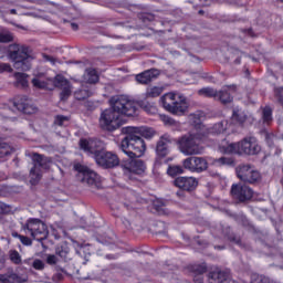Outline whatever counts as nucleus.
Masks as SVG:
<instances>
[{
	"label": "nucleus",
	"instance_id": "obj_41",
	"mask_svg": "<svg viewBox=\"0 0 283 283\" xmlns=\"http://www.w3.org/2000/svg\"><path fill=\"white\" fill-rule=\"evenodd\" d=\"M32 85L38 90H48V82L41 80L40 77H34L32 80Z\"/></svg>",
	"mask_w": 283,
	"mask_h": 283
},
{
	"label": "nucleus",
	"instance_id": "obj_23",
	"mask_svg": "<svg viewBox=\"0 0 283 283\" xmlns=\"http://www.w3.org/2000/svg\"><path fill=\"white\" fill-rule=\"evenodd\" d=\"M52 164V158L45 157L43 155L33 154V165H38L39 169H50Z\"/></svg>",
	"mask_w": 283,
	"mask_h": 283
},
{
	"label": "nucleus",
	"instance_id": "obj_46",
	"mask_svg": "<svg viewBox=\"0 0 283 283\" xmlns=\"http://www.w3.org/2000/svg\"><path fill=\"white\" fill-rule=\"evenodd\" d=\"M11 41H14V36H12V33L10 32L0 33V43H11Z\"/></svg>",
	"mask_w": 283,
	"mask_h": 283
},
{
	"label": "nucleus",
	"instance_id": "obj_9",
	"mask_svg": "<svg viewBox=\"0 0 283 283\" xmlns=\"http://www.w3.org/2000/svg\"><path fill=\"white\" fill-rule=\"evenodd\" d=\"M95 161L104 169H114V167H118L120 165V159L117 154L105 150H99L95 154Z\"/></svg>",
	"mask_w": 283,
	"mask_h": 283
},
{
	"label": "nucleus",
	"instance_id": "obj_6",
	"mask_svg": "<svg viewBox=\"0 0 283 283\" xmlns=\"http://www.w3.org/2000/svg\"><path fill=\"white\" fill-rule=\"evenodd\" d=\"M123 126V119L118 112L112 106L104 109L99 115V127L105 132H116V129Z\"/></svg>",
	"mask_w": 283,
	"mask_h": 283
},
{
	"label": "nucleus",
	"instance_id": "obj_61",
	"mask_svg": "<svg viewBox=\"0 0 283 283\" xmlns=\"http://www.w3.org/2000/svg\"><path fill=\"white\" fill-rule=\"evenodd\" d=\"M82 280H90V276H82Z\"/></svg>",
	"mask_w": 283,
	"mask_h": 283
},
{
	"label": "nucleus",
	"instance_id": "obj_22",
	"mask_svg": "<svg viewBox=\"0 0 283 283\" xmlns=\"http://www.w3.org/2000/svg\"><path fill=\"white\" fill-rule=\"evenodd\" d=\"M228 88H223L221 91H217L216 101H220L223 104L231 103L233 101V96H231V92H235V85L227 86Z\"/></svg>",
	"mask_w": 283,
	"mask_h": 283
},
{
	"label": "nucleus",
	"instance_id": "obj_7",
	"mask_svg": "<svg viewBox=\"0 0 283 283\" xmlns=\"http://www.w3.org/2000/svg\"><path fill=\"white\" fill-rule=\"evenodd\" d=\"M179 149L185 156H198L202 154V147L196 135H185L178 140Z\"/></svg>",
	"mask_w": 283,
	"mask_h": 283
},
{
	"label": "nucleus",
	"instance_id": "obj_57",
	"mask_svg": "<svg viewBox=\"0 0 283 283\" xmlns=\"http://www.w3.org/2000/svg\"><path fill=\"white\" fill-rule=\"evenodd\" d=\"M249 198H250V200L253 198V189H249Z\"/></svg>",
	"mask_w": 283,
	"mask_h": 283
},
{
	"label": "nucleus",
	"instance_id": "obj_59",
	"mask_svg": "<svg viewBox=\"0 0 283 283\" xmlns=\"http://www.w3.org/2000/svg\"><path fill=\"white\" fill-rule=\"evenodd\" d=\"M234 63H235L237 65H240V59H235V60H234Z\"/></svg>",
	"mask_w": 283,
	"mask_h": 283
},
{
	"label": "nucleus",
	"instance_id": "obj_25",
	"mask_svg": "<svg viewBox=\"0 0 283 283\" xmlns=\"http://www.w3.org/2000/svg\"><path fill=\"white\" fill-rule=\"evenodd\" d=\"M41 168L36 164L33 165V167L30 170V184L31 185H39L42 178Z\"/></svg>",
	"mask_w": 283,
	"mask_h": 283
},
{
	"label": "nucleus",
	"instance_id": "obj_5",
	"mask_svg": "<svg viewBox=\"0 0 283 283\" xmlns=\"http://www.w3.org/2000/svg\"><path fill=\"white\" fill-rule=\"evenodd\" d=\"M109 105L120 116H136L138 104L126 95H115L109 98Z\"/></svg>",
	"mask_w": 283,
	"mask_h": 283
},
{
	"label": "nucleus",
	"instance_id": "obj_63",
	"mask_svg": "<svg viewBox=\"0 0 283 283\" xmlns=\"http://www.w3.org/2000/svg\"><path fill=\"white\" fill-rule=\"evenodd\" d=\"M81 65H87V62H80Z\"/></svg>",
	"mask_w": 283,
	"mask_h": 283
},
{
	"label": "nucleus",
	"instance_id": "obj_8",
	"mask_svg": "<svg viewBox=\"0 0 283 283\" xmlns=\"http://www.w3.org/2000/svg\"><path fill=\"white\" fill-rule=\"evenodd\" d=\"M74 169L77 171V178L81 182H85L91 187H98V185H101V176H98L94 170L87 168V166L75 164Z\"/></svg>",
	"mask_w": 283,
	"mask_h": 283
},
{
	"label": "nucleus",
	"instance_id": "obj_42",
	"mask_svg": "<svg viewBox=\"0 0 283 283\" xmlns=\"http://www.w3.org/2000/svg\"><path fill=\"white\" fill-rule=\"evenodd\" d=\"M9 283H23L25 279L14 272H8Z\"/></svg>",
	"mask_w": 283,
	"mask_h": 283
},
{
	"label": "nucleus",
	"instance_id": "obj_49",
	"mask_svg": "<svg viewBox=\"0 0 283 283\" xmlns=\"http://www.w3.org/2000/svg\"><path fill=\"white\" fill-rule=\"evenodd\" d=\"M275 97L277 98V102L280 103V105H282L283 107V88H275Z\"/></svg>",
	"mask_w": 283,
	"mask_h": 283
},
{
	"label": "nucleus",
	"instance_id": "obj_39",
	"mask_svg": "<svg viewBox=\"0 0 283 283\" xmlns=\"http://www.w3.org/2000/svg\"><path fill=\"white\" fill-rule=\"evenodd\" d=\"M9 260L12 262V264H21L22 262L21 254L17 250L9 251Z\"/></svg>",
	"mask_w": 283,
	"mask_h": 283
},
{
	"label": "nucleus",
	"instance_id": "obj_26",
	"mask_svg": "<svg viewBox=\"0 0 283 283\" xmlns=\"http://www.w3.org/2000/svg\"><path fill=\"white\" fill-rule=\"evenodd\" d=\"M262 153V146L255 137L249 138V155L250 156H258V154Z\"/></svg>",
	"mask_w": 283,
	"mask_h": 283
},
{
	"label": "nucleus",
	"instance_id": "obj_11",
	"mask_svg": "<svg viewBox=\"0 0 283 283\" xmlns=\"http://www.w3.org/2000/svg\"><path fill=\"white\" fill-rule=\"evenodd\" d=\"M125 176H129V174H145V169H147V166H145V161L140 159H130L126 160L120 165Z\"/></svg>",
	"mask_w": 283,
	"mask_h": 283
},
{
	"label": "nucleus",
	"instance_id": "obj_1",
	"mask_svg": "<svg viewBox=\"0 0 283 283\" xmlns=\"http://www.w3.org/2000/svg\"><path fill=\"white\" fill-rule=\"evenodd\" d=\"M122 134H125V137L120 142L119 148L128 158L134 159L145 156L147 144L143 138H154L156 130L149 127L126 126L122 128Z\"/></svg>",
	"mask_w": 283,
	"mask_h": 283
},
{
	"label": "nucleus",
	"instance_id": "obj_28",
	"mask_svg": "<svg viewBox=\"0 0 283 283\" xmlns=\"http://www.w3.org/2000/svg\"><path fill=\"white\" fill-rule=\"evenodd\" d=\"M228 129L231 130V126H229L228 120H222L212 126V134H224Z\"/></svg>",
	"mask_w": 283,
	"mask_h": 283
},
{
	"label": "nucleus",
	"instance_id": "obj_36",
	"mask_svg": "<svg viewBox=\"0 0 283 283\" xmlns=\"http://www.w3.org/2000/svg\"><path fill=\"white\" fill-rule=\"evenodd\" d=\"M250 283H273V281L270 280L268 276L252 273L250 275Z\"/></svg>",
	"mask_w": 283,
	"mask_h": 283
},
{
	"label": "nucleus",
	"instance_id": "obj_32",
	"mask_svg": "<svg viewBox=\"0 0 283 283\" xmlns=\"http://www.w3.org/2000/svg\"><path fill=\"white\" fill-rule=\"evenodd\" d=\"M13 76L15 78L17 87H28V74L17 72Z\"/></svg>",
	"mask_w": 283,
	"mask_h": 283
},
{
	"label": "nucleus",
	"instance_id": "obj_38",
	"mask_svg": "<svg viewBox=\"0 0 283 283\" xmlns=\"http://www.w3.org/2000/svg\"><path fill=\"white\" fill-rule=\"evenodd\" d=\"M259 182H262V174H260V171H258V170H251L249 184L258 185Z\"/></svg>",
	"mask_w": 283,
	"mask_h": 283
},
{
	"label": "nucleus",
	"instance_id": "obj_45",
	"mask_svg": "<svg viewBox=\"0 0 283 283\" xmlns=\"http://www.w3.org/2000/svg\"><path fill=\"white\" fill-rule=\"evenodd\" d=\"M214 163H219V165L232 166L235 165V159H233L232 157H221L216 159Z\"/></svg>",
	"mask_w": 283,
	"mask_h": 283
},
{
	"label": "nucleus",
	"instance_id": "obj_14",
	"mask_svg": "<svg viewBox=\"0 0 283 283\" xmlns=\"http://www.w3.org/2000/svg\"><path fill=\"white\" fill-rule=\"evenodd\" d=\"M208 283H238L220 269L211 270L207 275Z\"/></svg>",
	"mask_w": 283,
	"mask_h": 283
},
{
	"label": "nucleus",
	"instance_id": "obj_35",
	"mask_svg": "<svg viewBox=\"0 0 283 283\" xmlns=\"http://www.w3.org/2000/svg\"><path fill=\"white\" fill-rule=\"evenodd\" d=\"M163 87L160 86H151L146 91V98H158L160 94H163Z\"/></svg>",
	"mask_w": 283,
	"mask_h": 283
},
{
	"label": "nucleus",
	"instance_id": "obj_34",
	"mask_svg": "<svg viewBox=\"0 0 283 283\" xmlns=\"http://www.w3.org/2000/svg\"><path fill=\"white\" fill-rule=\"evenodd\" d=\"M262 120L265 125H270L273 122V108H271V106L263 107Z\"/></svg>",
	"mask_w": 283,
	"mask_h": 283
},
{
	"label": "nucleus",
	"instance_id": "obj_30",
	"mask_svg": "<svg viewBox=\"0 0 283 283\" xmlns=\"http://www.w3.org/2000/svg\"><path fill=\"white\" fill-rule=\"evenodd\" d=\"M92 94H94V91L91 90V88L85 87V88L77 90L74 93V97L77 101H85V98H90V96H92Z\"/></svg>",
	"mask_w": 283,
	"mask_h": 283
},
{
	"label": "nucleus",
	"instance_id": "obj_62",
	"mask_svg": "<svg viewBox=\"0 0 283 283\" xmlns=\"http://www.w3.org/2000/svg\"><path fill=\"white\" fill-rule=\"evenodd\" d=\"M234 54H237L238 56H240V51H235Z\"/></svg>",
	"mask_w": 283,
	"mask_h": 283
},
{
	"label": "nucleus",
	"instance_id": "obj_13",
	"mask_svg": "<svg viewBox=\"0 0 283 283\" xmlns=\"http://www.w3.org/2000/svg\"><path fill=\"white\" fill-rule=\"evenodd\" d=\"M224 154H237L238 156H244L249 151V139L244 138L238 143H231L228 146L222 147Z\"/></svg>",
	"mask_w": 283,
	"mask_h": 283
},
{
	"label": "nucleus",
	"instance_id": "obj_47",
	"mask_svg": "<svg viewBox=\"0 0 283 283\" xmlns=\"http://www.w3.org/2000/svg\"><path fill=\"white\" fill-rule=\"evenodd\" d=\"M32 266L35 271H43V269H45V263L41 259H35Z\"/></svg>",
	"mask_w": 283,
	"mask_h": 283
},
{
	"label": "nucleus",
	"instance_id": "obj_50",
	"mask_svg": "<svg viewBox=\"0 0 283 283\" xmlns=\"http://www.w3.org/2000/svg\"><path fill=\"white\" fill-rule=\"evenodd\" d=\"M2 72H12V66L9 63L0 62V74Z\"/></svg>",
	"mask_w": 283,
	"mask_h": 283
},
{
	"label": "nucleus",
	"instance_id": "obj_64",
	"mask_svg": "<svg viewBox=\"0 0 283 283\" xmlns=\"http://www.w3.org/2000/svg\"><path fill=\"white\" fill-rule=\"evenodd\" d=\"M266 159V155H264L263 159H262V163H264V160Z\"/></svg>",
	"mask_w": 283,
	"mask_h": 283
},
{
	"label": "nucleus",
	"instance_id": "obj_43",
	"mask_svg": "<svg viewBox=\"0 0 283 283\" xmlns=\"http://www.w3.org/2000/svg\"><path fill=\"white\" fill-rule=\"evenodd\" d=\"M61 90H62V92L60 93L61 101H67V98H70V96H72V85L66 86Z\"/></svg>",
	"mask_w": 283,
	"mask_h": 283
},
{
	"label": "nucleus",
	"instance_id": "obj_19",
	"mask_svg": "<svg viewBox=\"0 0 283 283\" xmlns=\"http://www.w3.org/2000/svg\"><path fill=\"white\" fill-rule=\"evenodd\" d=\"M14 107L18 112H22L23 114H35L36 108L32 105V102L25 97H20L13 102Z\"/></svg>",
	"mask_w": 283,
	"mask_h": 283
},
{
	"label": "nucleus",
	"instance_id": "obj_48",
	"mask_svg": "<svg viewBox=\"0 0 283 283\" xmlns=\"http://www.w3.org/2000/svg\"><path fill=\"white\" fill-rule=\"evenodd\" d=\"M59 262V256L54 254H49L46 256V264H50L51 266H54V264H57Z\"/></svg>",
	"mask_w": 283,
	"mask_h": 283
},
{
	"label": "nucleus",
	"instance_id": "obj_51",
	"mask_svg": "<svg viewBox=\"0 0 283 283\" xmlns=\"http://www.w3.org/2000/svg\"><path fill=\"white\" fill-rule=\"evenodd\" d=\"M10 211H11L10 206H8L4 202L0 201V214H2V213H10Z\"/></svg>",
	"mask_w": 283,
	"mask_h": 283
},
{
	"label": "nucleus",
	"instance_id": "obj_16",
	"mask_svg": "<svg viewBox=\"0 0 283 283\" xmlns=\"http://www.w3.org/2000/svg\"><path fill=\"white\" fill-rule=\"evenodd\" d=\"M247 114L242 108H234L232 111L231 122L229 127H231V132H235V127H244V123H247Z\"/></svg>",
	"mask_w": 283,
	"mask_h": 283
},
{
	"label": "nucleus",
	"instance_id": "obj_12",
	"mask_svg": "<svg viewBox=\"0 0 283 283\" xmlns=\"http://www.w3.org/2000/svg\"><path fill=\"white\" fill-rule=\"evenodd\" d=\"M174 185L178 189H181V191L191 193V191H196L198 188V179L196 177H177L174 180Z\"/></svg>",
	"mask_w": 283,
	"mask_h": 283
},
{
	"label": "nucleus",
	"instance_id": "obj_33",
	"mask_svg": "<svg viewBox=\"0 0 283 283\" xmlns=\"http://www.w3.org/2000/svg\"><path fill=\"white\" fill-rule=\"evenodd\" d=\"M199 96H205L206 98H218V91L211 87H203L198 91Z\"/></svg>",
	"mask_w": 283,
	"mask_h": 283
},
{
	"label": "nucleus",
	"instance_id": "obj_58",
	"mask_svg": "<svg viewBox=\"0 0 283 283\" xmlns=\"http://www.w3.org/2000/svg\"><path fill=\"white\" fill-rule=\"evenodd\" d=\"M10 14H17V9H11Z\"/></svg>",
	"mask_w": 283,
	"mask_h": 283
},
{
	"label": "nucleus",
	"instance_id": "obj_52",
	"mask_svg": "<svg viewBox=\"0 0 283 283\" xmlns=\"http://www.w3.org/2000/svg\"><path fill=\"white\" fill-rule=\"evenodd\" d=\"M163 122L165 125H176V120L169 116H164Z\"/></svg>",
	"mask_w": 283,
	"mask_h": 283
},
{
	"label": "nucleus",
	"instance_id": "obj_4",
	"mask_svg": "<svg viewBox=\"0 0 283 283\" xmlns=\"http://www.w3.org/2000/svg\"><path fill=\"white\" fill-rule=\"evenodd\" d=\"M22 231L27 235L33 238L38 242H43V240H48V235H50V231L48 230V224L43 222L41 219L29 218L27 222L22 226Z\"/></svg>",
	"mask_w": 283,
	"mask_h": 283
},
{
	"label": "nucleus",
	"instance_id": "obj_20",
	"mask_svg": "<svg viewBox=\"0 0 283 283\" xmlns=\"http://www.w3.org/2000/svg\"><path fill=\"white\" fill-rule=\"evenodd\" d=\"M160 76V71L156 69L146 70L139 74L136 75L137 83H140L142 85H147L154 81V78H158Z\"/></svg>",
	"mask_w": 283,
	"mask_h": 283
},
{
	"label": "nucleus",
	"instance_id": "obj_10",
	"mask_svg": "<svg viewBox=\"0 0 283 283\" xmlns=\"http://www.w3.org/2000/svg\"><path fill=\"white\" fill-rule=\"evenodd\" d=\"M182 167L191 174H202V171L209 169V161L205 157L191 156L182 161Z\"/></svg>",
	"mask_w": 283,
	"mask_h": 283
},
{
	"label": "nucleus",
	"instance_id": "obj_60",
	"mask_svg": "<svg viewBox=\"0 0 283 283\" xmlns=\"http://www.w3.org/2000/svg\"><path fill=\"white\" fill-rule=\"evenodd\" d=\"M249 36H253V31L249 29Z\"/></svg>",
	"mask_w": 283,
	"mask_h": 283
},
{
	"label": "nucleus",
	"instance_id": "obj_3",
	"mask_svg": "<svg viewBox=\"0 0 283 283\" xmlns=\"http://www.w3.org/2000/svg\"><path fill=\"white\" fill-rule=\"evenodd\" d=\"M160 101L164 109L175 116H185L189 112V101L182 94L166 93Z\"/></svg>",
	"mask_w": 283,
	"mask_h": 283
},
{
	"label": "nucleus",
	"instance_id": "obj_27",
	"mask_svg": "<svg viewBox=\"0 0 283 283\" xmlns=\"http://www.w3.org/2000/svg\"><path fill=\"white\" fill-rule=\"evenodd\" d=\"M12 154H14V148L10 144L6 142H1L0 143V160H3L12 156Z\"/></svg>",
	"mask_w": 283,
	"mask_h": 283
},
{
	"label": "nucleus",
	"instance_id": "obj_54",
	"mask_svg": "<svg viewBox=\"0 0 283 283\" xmlns=\"http://www.w3.org/2000/svg\"><path fill=\"white\" fill-rule=\"evenodd\" d=\"M231 241H232V242H235V244H239V247L241 245L240 239H238V238H235V237H233V238L231 239Z\"/></svg>",
	"mask_w": 283,
	"mask_h": 283
},
{
	"label": "nucleus",
	"instance_id": "obj_56",
	"mask_svg": "<svg viewBox=\"0 0 283 283\" xmlns=\"http://www.w3.org/2000/svg\"><path fill=\"white\" fill-rule=\"evenodd\" d=\"M71 28H72V30L76 31V30H78V24L73 22V23H71Z\"/></svg>",
	"mask_w": 283,
	"mask_h": 283
},
{
	"label": "nucleus",
	"instance_id": "obj_29",
	"mask_svg": "<svg viewBox=\"0 0 283 283\" xmlns=\"http://www.w3.org/2000/svg\"><path fill=\"white\" fill-rule=\"evenodd\" d=\"M237 176L241 182L247 184L249 181V165L239 166L237 168Z\"/></svg>",
	"mask_w": 283,
	"mask_h": 283
},
{
	"label": "nucleus",
	"instance_id": "obj_18",
	"mask_svg": "<svg viewBox=\"0 0 283 283\" xmlns=\"http://www.w3.org/2000/svg\"><path fill=\"white\" fill-rule=\"evenodd\" d=\"M103 143L98 139H80V147L83 149V151H87V154H98V149H101Z\"/></svg>",
	"mask_w": 283,
	"mask_h": 283
},
{
	"label": "nucleus",
	"instance_id": "obj_44",
	"mask_svg": "<svg viewBox=\"0 0 283 283\" xmlns=\"http://www.w3.org/2000/svg\"><path fill=\"white\" fill-rule=\"evenodd\" d=\"M13 238H19L20 242L24 244V247H32V239L25 235H21L19 233H13Z\"/></svg>",
	"mask_w": 283,
	"mask_h": 283
},
{
	"label": "nucleus",
	"instance_id": "obj_40",
	"mask_svg": "<svg viewBox=\"0 0 283 283\" xmlns=\"http://www.w3.org/2000/svg\"><path fill=\"white\" fill-rule=\"evenodd\" d=\"M70 123V116L65 115H56L54 118V125H57L59 127H63Z\"/></svg>",
	"mask_w": 283,
	"mask_h": 283
},
{
	"label": "nucleus",
	"instance_id": "obj_37",
	"mask_svg": "<svg viewBox=\"0 0 283 283\" xmlns=\"http://www.w3.org/2000/svg\"><path fill=\"white\" fill-rule=\"evenodd\" d=\"M168 176L171 178H176V176H180V174H185V169L182 166H169L167 169Z\"/></svg>",
	"mask_w": 283,
	"mask_h": 283
},
{
	"label": "nucleus",
	"instance_id": "obj_15",
	"mask_svg": "<svg viewBox=\"0 0 283 283\" xmlns=\"http://www.w3.org/2000/svg\"><path fill=\"white\" fill-rule=\"evenodd\" d=\"M174 143V139L171 135L164 134L160 136L159 140L156 145V154L159 156V158H165L166 156H169V145Z\"/></svg>",
	"mask_w": 283,
	"mask_h": 283
},
{
	"label": "nucleus",
	"instance_id": "obj_2",
	"mask_svg": "<svg viewBox=\"0 0 283 283\" xmlns=\"http://www.w3.org/2000/svg\"><path fill=\"white\" fill-rule=\"evenodd\" d=\"M8 59L13 64L14 70L28 72L32 69L34 57L30 54V49L24 45L11 44L8 51Z\"/></svg>",
	"mask_w": 283,
	"mask_h": 283
},
{
	"label": "nucleus",
	"instance_id": "obj_24",
	"mask_svg": "<svg viewBox=\"0 0 283 283\" xmlns=\"http://www.w3.org/2000/svg\"><path fill=\"white\" fill-rule=\"evenodd\" d=\"M83 78L85 83H88L90 85H95V83H98V73L94 69H86Z\"/></svg>",
	"mask_w": 283,
	"mask_h": 283
},
{
	"label": "nucleus",
	"instance_id": "obj_53",
	"mask_svg": "<svg viewBox=\"0 0 283 283\" xmlns=\"http://www.w3.org/2000/svg\"><path fill=\"white\" fill-rule=\"evenodd\" d=\"M0 283H10V279H9L8 273L0 274Z\"/></svg>",
	"mask_w": 283,
	"mask_h": 283
},
{
	"label": "nucleus",
	"instance_id": "obj_55",
	"mask_svg": "<svg viewBox=\"0 0 283 283\" xmlns=\"http://www.w3.org/2000/svg\"><path fill=\"white\" fill-rule=\"evenodd\" d=\"M44 59H45V61H50L51 63H54V57H52L50 55H45Z\"/></svg>",
	"mask_w": 283,
	"mask_h": 283
},
{
	"label": "nucleus",
	"instance_id": "obj_31",
	"mask_svg": "<svg viewBox=\"0 0 283 283\" xmlns=\"http://www.w3.org/2000/svg\"><path fill=\"white\" fill-rule=\"evenodd\" d=\"M54 87H57L59 90H63L65 87H70V81L65 78L63 75H56L53 80Z\"/></svg>",
	"mask_w": 283,
	"mask_h": 283
},
{
	"label": "nucleus",
	"instance_id": "obj_17",
	"mask_svg": "<svg viewBox=\"0 0 283 283\" xmlns=\"http://www.w3.org/2000/svg\"><path fill=\"white\" fill-rule=\"evenodd\" d=\"M247 193H249V186L247 184H234L231 187V196L237 202H247Z\"/></svg>",
	"mask_w": 283,
	"mask_h": 283
},
{
	"label": "nucleus",
	"instance_id": "obj_21",
	"mask_svg": "<svg viewBox=\"0 0 283 283\" xmlns=\"http://www.w3.org/2000/svg\"><path fill=\"white\" fill-rule=\"evenodd\" d=\"M188 271L192 273L195 283H205L202 275H205V272L207 271V263L189 265Z\"/></svg>",
	"mask_w": 283,
	"mask_h": 283
}]
</instances>
